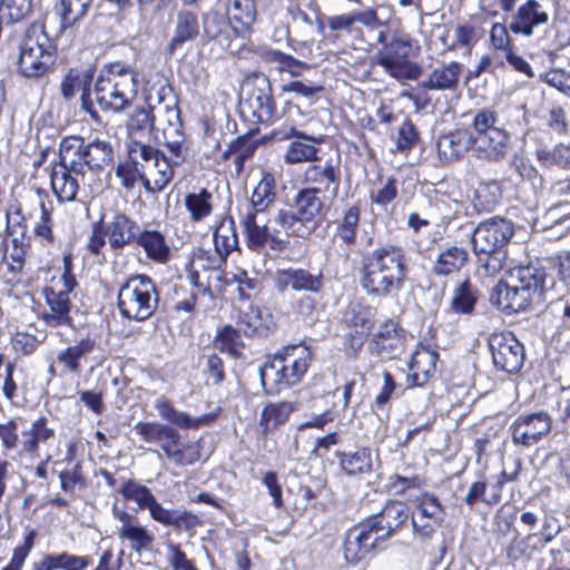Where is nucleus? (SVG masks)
Segmentation results:
<instances>
[{"instance_id": "f257e3e1", "label": "nucleus", "mask_w": 570, "mask_h": 570, "mask_svg": "<svg viewBox=\"0 0 570 570\" xmlns=\"http://www.w3.org/2000/svg\"><path fill=\"white\" fill-rule=\"evenodd\" d=\"M406 272L403 249L385 245L363 256L360 283L367 295L386 297L404 287Z\"/></svg>"}, {"instance_id": "f03ea898", "label": "nucleus", "mask_w": 570, "mask_h": 570, "mask_svg": "<svg viewBox=\"0 0 570 570\" xmlns=\"http://www.w3.org/2000/svg\"><path fill=\"white\" fill-rule=\"evenodd\" d=\"M139 72L122 61L106 63L94 85L95 100L101 110L119 114L129 109L138 95Z\"/></svg>"}, {"instance_id": "7ed1b4c3", "label": "nucleus", "mask_w": 570, "mask_h": 570, "mask_svg": "<svg viewBox=\"0 0 570 570\" xmlns=\"http://www.w3.org/2000/svg\"><path fill=\"white\" fill-rule=\"evenodd\" d=\"M513 235V223L501 216L484 219L473 228V253L479 268L487 276H494L503 269L508 258V244Z\"/></svg>"}, {"instance_id": "20e7f679", "label": "nucleus", "mask_w": 570, "mask_h": 570, "mask_svg": "<svg viewBox=\"0 0 570 570\" xmlns=\"http://www.w3.org/2000/svg\"><path fill=\"white\" fill-rule=\"evenodd\" d=\"M546 278L542 268L517 266L510 271L508 281L495 287V303L507 313H519L533 303L540 304L544 299Z\"/></svg>"}, {"instance_id": "39448f33", "label": "nucleus", "mask_w": 570, "mask_h": 570, "mask_svg": "<svg viewBox=\"0 0 570 570\" xmlns=\"http://www.w3.org/2000/svg\"><path fill=\"white\" fill-rule=\"evenodd\" d=\"M326 214L324 199L315 188L299 189L289 209H279L275 222L287 237L308 238L322 224Z\"/></svg>"}, {"instance_id": "423d86ee", "label": "nucleus", "mask_w": 570, "mask_h": 570, "mask_svg": "<svg viewBox=\"0 0 570 570\" xmlns=\"http://www.w3.org/2000/svg\"><path fill=\"white\" fill-rule=\"evenodd\" d=\"M118 493L125 500L134 501L138 510H148L154 521L171 527L177 532H191L200 523L199 518L190 511L163 507L149 488L135 480L124 481Z\"/></svg>"}, {"instance_id": "0eeeda50", "label": "nucleus", "mask_w": 570, "mask_h": 570, "mask_svg": "<svg viewBox=\"0 0 570 570\" xmlns=\"http://www.w3.org/2000/svg\"><path fill=\"white\" fill-rule=\"evenodd\" d=\"M158 304V287L148 275H131L118 289L117 306L122 318L147 321L157 311Z\"/></svg>"}, {"instance_id": "6e6552de", "label": "nucleus", "mask_w": 570, "mask_h": 570, "mask_svg": "<svg viewBox=\"0 0 570 570\" xmlns=\"http://www.w3.org/2000/svg\"><path fill=\"white\" fill-rule=\"evenodd\" d=\"M309 352L301 345H291L276 353L259 368L265 385L271 381L277 391L298 383L308 368Z\"/></svg>"}, {"instance_id": "1a4fd4ad", "label": "nucleus", "mask_w": 570, "mask_h": 570, "mask_svg": "<svg viewBox=\"0 0 570 570\" xmlns=\"http://www.w3.org/2000/svg\"><path fill=\"white\" fill-rule=\"evenodd\" d=\"M29 31L20 45L19 73L28 79L47 76L56 61V48L43 31Z\"/></svg>"}, {"instance_id": "9d476101", "label": "nucleus", "mask_w": 570, "mask_h": 570, "mask_svg": "<svg viewBox=\"0 0 570 570\" xmlns=\"http://www.w3.org/2000/svg\"><path fill=\"white\" fill-rule=\"evenodd\" d=\"M240 115L250 122H269L276 110L271 81L265 75L248 78L242 89Z\"/></svg>"}, {"instance_id": "9b49d317", "label": "nucleus", "mask_w": 570, "mask_h": 570, "mask_svg": "<svg viewBox=\"0 0 570 570\" xmlns=\"http://www.w3.org/2000/svg\"><path fill=\"white\" fill-rule=\"evenodd\" d=\"M412 49L413 45L409 36L394 37L377 51V63L397 80L416 79L420 68L409 59Z\"/></svg>"}, {"instance_id": "f8f14e48", "label": "nucleus", "mask_w": 570, "mask_h": 570, "mask_svg": "<svg viewBox=\"0 0 570 570\" xmlns=\"http://www.w3.org/2000/svg\"><path fill=\"white\" fill-rule=\"evenodd\" d=\"M488 344L498 370L510 374L519 372L524 361V347L511 332L491 334Z\"/></svg>"}, {"instance_id": "ddd939ff", "label": "nucleus", "mask_w": 570, "mask_h": 570, "mask_svg": "<svg viewBox=\"0 0 570 570\" xmlns=\"http://www.w3.org/2000/svg\"><path fill=\"white\" fill-rule=\"evenodd\" d=\"M551 425L552 419L544 411L521 414L510 425L512 442L530 448L550 433Z\"/></svg>"}, {"instance_id": "4468645a", "label": "nucleus", "mask_w": 570, "mask_h": 570, "mask_svg": "<svg viewBox=\"0 0 570 570\" xmlns=\"http://www.w3.org/2000/svg\"><path fill=\"white\" fill-rule=\"evenodd\" d=\"M374 524L365 519L346 532L343 550L348 563L360 562L383 543L374 530Z\"/></svg>"}, {"instance_id": "2eb2a0df", "label": "nucleus", "mask_w": 570, "mask_h": 570, "mask_svg": "<svg viewBox=\"0 0 570 570\" xmlns=\"http://www.w3.org/2000/svg\"><path fill=\"white\" fill-rule=\"evenodd\" d=\"M202 28L204 45L213 43L219 51L229 50L232 41L237 36V29L232 24L230 19L216 10L203 14Z\"/></svg>"}, {"instance_id": "dca6fc26", "label": "nucleus", "mask_w": 570, "mask_h": 570, "mask_svg": "<svg viewBox=\"0 0 570 570\" xmlns=\"http://www.w3.org/2000/svg\"><path fill=\"white\" fill-rule=\"evenodd\" d=\"M275 285L281 293L291 288L295 292L316 294L323 288L324 282L322 273L313 274L305 268L288 267L276 271Z\"/></svg>"}, {"instance_id": "f3484780", "label": "nucleus", "mask_w": 570, "mask_h": 570, "mask_svg": "<svg viewBox=\"0 0 570 570\" xmlns=\"http://www.w3.org/2000/svg\"><path fill=\"white\" fill-rule=\"evenodd\" d=\"M409 519V509L401 501H390L383 509L367 518L382 542L392 538Z\"/></svg>"}, {"instance_id": "a211bd4d", "label": "nucleus", "mask_w": 570, "mask_h": 570, "mask_svg": "<svg viewBox=\"0 0 570 570\" xmlns=\"http://www.w3.org/2000/svg\"><path fill=\"white\" fill-rule=\"evenodd\" d=\"M202 23L196 8H181L177 11L174 20L171 38L167 45L169 55L191 42L200 35Z\"/></svg>"}, {"instance_id": "6ab92c4d", "label": "nucleus", "mask_w": 570, "mask_h": 570, "mask_svg": "<svg viewBox=\"0 0 570 570\" xmlns=\"http://www.w3.org/2000/svg\"><path fill=\"white\" fill-rule=\"evenodd\" d=\"M549 13L538 0H527L511 18L510 30L515 35L531 37L534 29L548 24Z\"/></svg>"}, {"instance_id": "aec40b11", "label": "nucleus", "mask_w": 570, "mask_h": 570, "mask_svg": "<svg viewBox=\"0 0 570 570\" xmlns=\"http://www.w3.org/2000/svg\"><path fill=\"white\" fill-rule=\"evenodd\" d=\"M341 471L352 478H361L372 473L379 466V454H374L368 446H361L355 451H336Z\"/></svg>"}, {"instance_id": "412c9836", "label": "nucleus", "mask_w": 570, "mask_h": 570, "mask_svg": "<svg viewBox=\"0 0 570 570\" xmlns=\"http://www.w3.org/2000/svg\"><path fill=\"white\" fill-rule=\"evenodd\" d=\"M304 180L314 185L311 188L317 189V193L331 191L332 196L335 197L341 184L340 166L334 165L331 160L324 164L312 161L304 170Z\"/></svg>"}, {"instance_id": "4be33fe9", "label": "nucleus", "mask_w": 570, "mask_h": 570, "mask_svg": "<svg viewBox=\"0 0 570 570\" xmlns=\"http://www.w3.org/2000/svg\"><path fill=\"white\" fill-rule=\"evenodd\" d=\"M48 287L45 289L47 303L50 306L51 313L45 314L43 320L49 326H60L70 324L71 317L69 315L71 308L70 293L73 289H68L63 285Z\"/></svg>"}, {"instance_id": "5701e85b", "label": "nucleus", "mask_w": 570, "mask_h": 570, "mask_svg": "<svg viewBox=\"0 0 570 570\" xmlns=\"http://www.w3.org/2000/svg\"><path fill=\"white\" fill-rule=\"evenodd\" d=\"M85 176L82 173H73L67 166L55 164L50 171L51 189L60 203L72 202L76 199L79 189V178Z\"/></svg>"}, {"instance_id": "b1692460", "label": "nucleus", "mask_w": 570, "mask_h": 570, "mask_svg": "<svg viewBox=\"0 0 570 570\" xmlns=\"http://www.w3.org/2000/svg\"><path fill=\"white\" fill-rule=\"evenodd\" d=\"M438 153L441 159L454 161L463 157L464 154L473 148V138L468 128H458L443 135L436 144Z\"/></svg>"}, {"instance_id": "393cba45", "label": "nucleus", "mask_w": 570, "mask_h": 570, "mask_svg": "<svg viewBox=\"0 0 570 570\" xmlns=\"http://www.w3.org/2000/svg\"><path fill=\"white\" fill-rule=\"evenodd\" d=\"M276 199V179L273 174L264 171L248 202L238 206V212L264 214Z\"/></svg>"}, {"instance_id": "a878e982", "label": "nucleus", "mask_w": 570, "mask_h": 570, "mask_svg": "<svg viewBox=\"0 0 570 570\" xmlns=\"http://www.w3.org/2000/svg\"><path fill=\"white\" fill-rule=\"evenodd\" d=\"M139 226L125 214H116L105 226L104 235L108 238L109 246L119 250L132 240L137 239Z\"/></svg>"}, {"instance_id": "bb28decb", "label": "nucleus", "mask_w": 570, "mask_h": 570, "mask_svg": "<svg viewBox=\"0 0 570 570\" xmlns=\"http://www.w3.org/2000/svg\"><path fill=\"white\" fill-rule=\"evenodd\" d=\"M439 355L429 348L416 351L409 364L407 386H423L434 375Z\"/></svg>"}, {"instance_id": "cd10ccee", "label": "nucleus", "mask_w": 570, "mask_h": 570, "mask_svg": "<svg viewBox=\"0 0 570 570\" xmlns=\"http://www.w3.org/2000/svg\"><path fill=\"white\" fill-rule=\"evenodd\" d=\"M239 223L246 235L247 246L253 250H261L269 239V228L264 214L253 212H238Z\"/></svg>"}, {"instance_id": "c85d7f7f", "label": "nucleus", "mask_w": 570, "mask_h": 570, "mask_svg": "<svg viewBox=\"0 0 570 570\" xmlns=\"http://www.w3.org/2000/svg\"><path fill=\"white\" fill-rule=\"evenodd\" d=\"M155 409L159 416L167 420L170 424L176 425L180 429H199L200 426L210 424L215 419L216 414L207 413L198 417H193L186 412L178 411L171 406L168 400L160 397L155 402Z\"/></svg>"}, {"instance_id": "c756f323", "label": "nucleus", "mask_w": 570, "mask_h": 570, "mask_svg": "<svg viewBox=\"0 0 570 570\" xmlns=\"http://www.w3.org/2000/svg\"><path fill=\"white\" fill-rule=\"evenodd\" d=\"M159 445L166 458L177 465H188L199 460L198 451L193 445L183 443L174 428L159 442Z\"/></svg>"}, {"instance_id": "7c9ffc66", "label": "nucleus", "mask_w": 570, "mask_h": 570, "mask_svg": "<svg viewBox=\"0 0 570 570\" xmlns=\"http://www.w3.org/2000/svg\"><path fill=\"white\" fill-rule=\"evenodd\" d=\"M96 346V340L87 335L73 345L61 350L57 355V363L62 365L63 371L78 374L81 371V360H86L95 351Z\"/></svg>"}, {"instance_id": "2f4dec72", "label": "nucleus", "mask_w": 570, "mask_h": 570, "mask_svg": "<svg viewBox=\"0 0 570 570\" xmlns=\"http://www.w3.org/2000/svg\"><path fill=\"white\" fill-rule=\"evenodd\" d=\"M509 140L508 131L497 127L478 138H473V148L490 160H500L508 153Z\"/></svg>"}, {"instance_id": "473e14b6", "label": "nucleus", "mask_w": 570, "mask_h": 570, "mask_svg": "<svg viewBox=\"0 0 570 570\" xmlns=\"http://www.w3.org/2000/svg\"><path fill=\"white\" fill-rule=\"evenodd\" d=\"M461 72L462 66L452 61L449 65L434 68L419 86L423 90H454L459 85Z\"/></svg>"}, {"instance_id": "72a5a7b5", "label": "nucleus", "mask_w": 570, "mask_h": 570, "mask_svg": "<svg viewBox=\"0 0 570 570\" xmlns=\"http://www.w3.org/2000/svg\"><path fill=\"white\" fill-rule=\"evenodd\" d=\"M190 283L204 295L214 298L227 285L224 269L191 268L189 272Z\"/></svg>"}, {"instance_id": "f704fd0d", "label": "nucleus", "mask_w": 570, "mask_h": 570, "mask_svg": "<svg viewBox=\"0 0 570 570\" xmlns=\"http://www.w3.org/2000/svg\"><path fill=\"white\" fill-rule=\"evenodd\" d=\"M85 150L83 138L79 136L65 137L59 145V161L57 164L69 167L73 173H82L86 167Z\"/></svg>"}, {"instance_id": "c9c22d12", "label": "nucleus", "mask_w": 570, "mask_h": 570, "mask_svg": "<svg viewBox=\"0 0 570 570\" xmlns=\"http://www.w3.org/2000/svg\"><path fill=\"white\" fill-rule=\"evenodd\" d=\"M292 132L295 134V139L291 141L287 147L285 161L287 164L317 161L318 148L316 144H318L321 139L306 136L303 132H296L295 129H292Z\"/></svg>"}, {"instance_id": "e433bc0d", "label": "nucleus", "mask_w": 570, "mask_h": 570, "mask_svg": "<svg viewBox=\"0 0 570 570\" xmlns=\"http://www.w3.org/2000/svg\"><path fill=\"white\" fill-rule=\"evenodd\" d=\"M469 254L465 248L450 246L442 250L433 265V273L439 276H448L459 272L468 262Z\"/></svg>"}, {"instance_id": "4c0bfd02", "label": "nucleus", "mask_w": 570, "mask_h": 570, "mask_svg": "<svg viewBox=\"0 0 570 570\" xmlns=\"http://www.w3.org/2000/svg\"><path fill=\"white\" fill-rule=\"evenodd\" d=\"M258 147V141L252 134L240 135L235 138L224 150L223 158L234 157L233 161L237 173L244 169L246 160L253 157Z\"/></svg>"}, {"instance_id": "58836bf2", "label": "nucleus", "mask_w": 570, "mask_h": 570, "mask_svg": "<svg viewBox=\"0 0 570 570\" xmlns=\"http://www.w3.org/2000/svg\"><path fill=\"white\" fill-rule=\"evenodd\" d=\"M294 410L295 405L291 402H271L266 404L259 417V425L262 426L263 433L267 434L285 424Z\"/></svg>"}, {"instance_id": "ea45409f", "label": "nucleus", "mask_w": 570, "mask_h": 570, "mask_svg": "<svg viewBox=\"0 0 570 570\" xmlns=\"http://www.w3.org/2000/svg\"><path fill=\"white\" fill-rule=\"evenodd\" d=\"M114 147L110 141L94 139L86 145L85 165L91 170H100L114 160Z\"/></svg>"}, {"instance_id": "a19ab883", "label": "nucleus", "mask_w": 570, "mask_h": 570, "mask_svg": "<svg viewBox=\"0 0 570 570\" xmlns=\"http://www.w3.org/2000/svg\"><path fill=\"white\" fill-rule=\"evenodd\" d=\"M214 246L215 250L225 257H228L234 249L238 248V236L233 217H224L215 229Z\"/></svg>"}, {"instance_id": "79ce46f5", "label": "nucleus", "mask_w": 570, "mask_h": 570, "mask_svg": "<svg viewBox=\"0 0 570 570\" xmlns=\"http://www.w3.org/2000/svg\"><path fill=\"white\" fill-rule=\"evenodd\" d=\"M136 242L145 249L148 258L159 263H164L168 259L169 247L160 232L144 230L138 234Z\"/></svg>"}, {"instance_id": "37998d69", "label": "nucleus", "mask_w": 570, "mask_h": 570, "mask_svg": "<svg viewBox=\"0 0 570 570\" xmlns=\"http://www.w3.org/2000/svg\"><path fill=\"white\" fill-rule=\"evenodd\" d=\"M214 346L222 353L228 354L232 358L238 360L243 357L244 343L240 332L232 325L223 326L214 338Z\"/></svg>"}, {"instance_id": "c03bdc74", "label": "nucleus", "mask_w": 570, "mask_h": 570, "mask_svg": "<svg viewBox=\"0 0 570 570\" xmlns=\"http://www.w3.org/2000/svg\"><path fill=\"white\" fill-rule=\"evenodd\" d=\"M361 209L353 205L344 210L342 218L335 228V237L346 246H353L356 243L357 227L360 223Z\"/></svg>"}, {"instance_id": "a18cd8bd", "label": "nucleus", "mask_w": 570, "mask_h": 570, "mask_svg": "<svg viewBox=\"0 0 570 570\" xmlns=\"http://www.w3.org/2000/svg\"><path fill=\"white\" fill-rule=\"evenodd\" d=\"M478 302V289L471 284L469 279H465L458 287H455L450 309L455 314H472L475 304Z\"/></svg>"}, {"instance_id": "49530a36", "label": "nucleus", "mask_w": 570, "mask_h": 570, "mask_svg": "<svg viewBox=\"0 0 570 570\" xmlns=\"http://www.w3.org/2000/svg\"><path fill=\"white\" fill-rule=\"evenodd\" d=\"M212 198V193L205 188L185 196L184 205L193 222H202L210 215L213 212Z\"/></svg>"}, {"instance_id": "de8ad7c7", "label": "nucleus", "mask_w": 570, "mask_h": 570, "mask_svg": "<svg viewBox=\"0 0 570 570\" xmlns=\"http://www.w3.org/2000/svg\"><path fill=\"white\" fill-rule=\"evenodd\" d=\"M94 0H60L59 16L61 27L69 28L83 19L92 7Z\"/></svg>"}, {"instance_id": "09e8293b", "label": "nucleus", "mask_w": 570, "mask_h": 570, "mask_svg": "<svg viewBox=\"0 0 570 570\" xmlns=\"http://www.w3.org/2000/svg\"><path fill=\"white\" fill-rule=\"evenodd\" d=\"M36 195L38 197V204L40 207V217L36 223L33 232L36 236L45 239L47 243H53L55 237L52 233V208L47 205L50 203L49 195L45 189L37 188Z\"/></svg>"}, {"instance_id": "8fccbe9b", "label": "nucleus", "mask_w": 570, "mask_h": 570, "mask_svg": "<svg viewBox=\"0 0 570 570\" xmlns=\"http://www.w3.org/2000/svg\"><path fill=\"white\" fill-rule=\"evenodd\" d=\"M537 159L544 167L570 169V145L557 144L552 148H540L535 151Z\"/></svg>"}, {"instance_id": "3c124183", "label": "nucleus", "mask_w": 570, "mask_h": 570, "mask_svg": "<svg viewBox=\"0 0 570 570\" xmlns=\"http://www.w3.org/2000/svg\"><path fill=\"white\" fill-rule=\"evenodd\" d=\"M118 535L121 540L130 542V549L140 553L151 548L154 542V534L146 528L139 524H134L127 528H119Z\"/></svg>"}, {"instance_id": "603ef678", "label": "nucleus", "mask_w": 570, "mask_h": 570, "mask_svg": "<svg viewBox=\"0 0 570 570\" xmlns=\"http://www.w3.org/2000/svg\"><path fill=\"white\" fill-rule=\"evenodd\" d=\"M238 324L245 335H265L267 325L263 318V311L259 306L248 305L246 309L240 311Z\"/></svg>"}, {"instance_id": "864d4df0", "label": "nucleus", "mask_w": 570, "mask_h": 570, "mask_svg": "<svg viewBox=\"0 0 570 570\" xmlns=\"http://www.w3.org/2000/svg\"><path fill=\"white\" fill-rule=\"evenodd\" d=\"M226 12L230 20L249 27L256 18V6L254 0H227Z\"/></svg>"}, {"instance_id": "5fc2aeb1", "label": "nucleus", "mask_w": 570, "mask_h": 570, "mask_svg": "<svg viewBox=\"0 0 570 570\" xmlns=\"http://www.w3.org/2000/svg\"><path fill=\"white\" fill-rule=\"evenodd\" d=\"M33 0H1L0 18L7 19V26L18 23L32 11Z\"/></svg>"}, {"instance_id": "6e6d98bb", "label": "nucleus", "mask_w": 570, "mask_h": 570, "mask_svg": "<svg viewBox=\"0 0 570 570\" xmlns=\"http://www.w3.org/2000/svg\"><path fill=\"white\" fill-rule=\"evenodd\" d=\"M501 198L502 187L498 180L482 181L475 189L478 205L484 210H492Z\"/></svg>"}, {"instance_id": "4d7b16f0", "label": "nucleus", "mask_w": 570, "mask_h": 570, "mask_svg": "<svg viewBox=\"0 0 570 570\" xmlns=\"http://www.w3.org/2000/svg\"><path fill=\"white\" fill-rule=\"evenodd\" d=\"M156 117L153 114L151 106H141L137 107L134 112L130 115L127 121V128L130 132L140 131L146 128H150L151 130H158L155 126Z\"/></svg>"}, {"instance_id": "13d9d810", "label": "nucleus", "mask_w": 570, "mask_h": 570, "mask_svg": "<svg viewBox=\"0 0 570 570\" xmlns=\"http://www.w3.org/2000/svg\"><path fill=\"white\" fill-rule=\"evenodd\" d=\"M498 112L490 108H482L478 110L472 120L471 136L478 138L479 136L495 129L498 126Z\"/></svg>"}, {"instance_id": "bf43d9fd", "label": "nucleus", "mask_w": 570, "mask_h": 570, "mask_svg": "<svg viewBox=\"0 0 570 570\" xmlns=\"http://www.w3.org/2000/svg\"><path fill=\"white\" fill-rule=\"evenodd\" d=\"M163 155V151L139 141H132L128 147V158L140 168V161L151 163L154 166Z\"/></svg>"}, {"instance_id": "052dcab7", "label": "nucleus", "mask_w": 570, "mask_h": 570, "mask_svg": "<svg viewBox=\"0 0 570 570\" xmlns=\"http://www.w3.org/2000/svg\"><path fill=\"white\" fill-rule=\"evenodd\" d=\"M170 429L171 426L158 422L139 421L134 425L135 432L149 443H159Z\"/></svg>"}, {"instance_id": "680f3d73", "label": "nucleus", "mask_w": 570, "mask_h": 570, "mask_svg": "<svg viewBox=\"0 0 570 570\" xmlns=\"http://www.w3.org/2000/svg\"><path fill=\"white\" fill-rule=\"evenodd\" d=\"M264 59L268 62L278 63L279 69H286L292 77H298L301 75V72L296 69L297 67H308L307 63L294 58L293 56L274 49L265 51Z\"/></svg>"}, {"instance_id": "e2e57ef3", "label": "nucleus", "mask_w": 570, "mask_h": 570, "mask_svg": "<svg viewBox=\"0 0 570 570\" xmlns=\"http://www.w3.org/2000/svg\"><path fill=\"white\" fill-rule=\"evenodd\" d=\"M56 570H85L91 563L90 556H76L67 551L52 553Z\"/></svg>"}, {"instance_id": "0e129e2a", "label": "nucleus", "mask_w": 570, "mask_h": 570, "mask_svg": "<svg viewBox=\"0 0 570 570\" xmlns=\"http://www.w3.org/2000/svg\"><path fill=\"white\" fill-rule=\"evenodd\" d=\"M324 90L322 85H315L312 82H304L301 80L289 81L282 86L281 91L283 94L293 92L299 97L307 99L311 104L317 98V95Z\"/></svg>"}, {"instance_id": "69168bd1", "label": "nucleus", "mask_w": 570, "mask_h": 570, "mask_svg": "<svg viewBox=\"0 0 570 570\" xmlns=\"http://www.w3.org/2000/svg\"><path fill=\"white\" fill-rule=\"evenodd\" d=\"M412 517L442 521L443 510L435 497L425 495L420 504H417Z\"/></svg>"}, {"instance_id": "338daca9", "label": "nucleus", "mask_w": 570, "mask_h": 570, "mask_svg": "<svg viewBox=\"0 0 570 570\" xmlns=\"http://www.w3.org/2000/svg\"><path fill=\"white\" fill-rule=\"evenodd\" d=\"M144 167V165H141ZM142 168L138 167L132 160L118 164L115 169L116 176L120 179L125 189L131 190L138 181Z\"/></svg>"}, {"instance_id": "774afa93", "label": "nucleus", "mask_w": 570, "mask_h": 570, "mask_svg": "<svg viewBox=\"0 0 570 570\" xmlns=\"http://www.w3.org/2000/svg\"><path fill=\"white\" fill-rule=\"evenodd\" d=\"M227 257L222 256L218 252L210 253L209 250L199 249L194 257L193 268L204 269H223Z\"/></svg>"}]
</instances>
